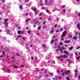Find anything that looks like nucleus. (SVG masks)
<instances>
[{"label": "nucleus", "mask_w": 80, "mask_h": 80, "mask_svg": "<svg viewBox=\"0 0 80 80\" xmlns=\"http://www.w3.org/2000/svg\"><path fill=\"white\" fill-rule=\"evenodd\" d=\"M66 35H67V31H64L62 35V37H65Z\"/></svg>", "instance_id": "nucleus-1"}, {"label": "nucleus", "mask_w": 80, "mask_h": 80, "mask_svg": "<svg viewBox=\"0 0 80 80\" xmlns=\"http://www.w3.org/2000/svg\"><path fill=\"white\" fill-rule=\"evenodd\" d=\"M52 5V1H49L48 3V6H51Z\"/></svg>", "instance_id": "nucleus-2"}, {"label": "nucleus", "mask_w": 80, "mask_h": 80, "mask_svg": "<svg viewBox=\"0 0 80 80\" xmlns=\"http://www.w3.org/2000/svg\"><path fill=\"white\" fill-rule=\"evenodd\" d=\"M31 9L32 10H33V11H34V12H37V8H35L33 7H32L31 8Z\"/></svg>", "instance_id": "nucleus-3"}, {"label": "nucleus", "mask_w": 80, "mask_h": 80, "mask_svg": "<svg viewBox=\"0 0 80 80\" xmlns=\"http://www.w3.org/2000/svg\"><path fill=\"white\" fill-rule=\"evenodd\" d=\"M54 31V30L53 29H52L49 32V33H50V34H51L52 35V34H53Z\"/></svg>", "instance_id": "nucleus-4"}, {"label": "nucleus", "mask_w": 80, "mask_h": 80, "mask_svg": "<svg viewBox=\"0 0 80 80\" xmlns=\"http://www.w3.org/2000/svg\"><path fill=\"white\" fill-rule=\"evenodd\" d=\"M8 19H5L4 20V23H8L7 22V21H8Z\"/></svg>", "instance_id": "nucleus-5"}, {"label": "nucleus", "mask_w": 80, "mask_h": 80, "mask_svg": "<svg viewBox=\"0 0 80 80\" xmlns=\"http://www.w3.org/2000/svg\"><path fill=\"white\" fill-rule=\"evenodd\" d=\"M70 40L64 41V43H70Z\"/></svg>", "instance_id": "nucleus-6"}, {"label": "nucleus", "mask_w": 80, "mask_h": 80, "mask_svg": "<svg viewBox=\"0 0 80 80\" xmlns=\"http://www.w3.org/2000/svg\"><path fill=\"white\" fill-rule=\"evenodd\" d=\"M77 27H78V29H79V30H80V23H78L77 24Z\"/></svg>", "instance_id": "nucleus-7"}, {"label": "nucleus", "mask_w": 80, "mask_h": 80, "mask_svg": "<svg viewBox=\"0 0 80 80\" xmlns=\"http://www.w3.org/2000/svg\"><path fill=\"white\" fill-rule=\"evenodd\" d=\"M73 40H77V36H74L72 38Z\"/></svg>", "instance_id": "nucleus-8"}, {"label": "nucleus", "mask_w": 80, "mask_h": 80, "mask_svg": "<svg viewBox=\"0 0 80 80\" xmlns=\"http://www.w3.org/2000/svg\"><path fill=\"white\" fill-rule=\"evenodd\" d=\"M42 48H46V46H45V44H43L42 45Z\"/></svg>", "instance_id": "nucleus-9"}, {"label": "nucleus", "mask_w": 80, "mask_h": 80, "mask_svg": "<svg viewBox=\"0 0 80 80\" xmlns=\"http://www.w3.org/2000/svg\"><path fill=\"white\" fill-rule=\"evenodd\" d=\"M78 76V73H75L74 74V78H75V77H77Z\"/></svg>", "instance_id": "nucleus-10"}, {"label": "nucleus", "mask_w": 80, "mask_h": 80, "mask_svg": "<svg viewBox=\"0 0 80 80\" xmlns=\"http://www.w3.org/2000/svg\"><path fill=\"white\" fill-rule=\"evenodd\" d=\"M5 50H7V52H9L10 51V49H8V48H5Z\"/></svg>", "instance_id": "nucleus-11"}, {"label": "nucleus", "mask_w": 80, "mask_h": 80, "mask_svg": "<svg viewBox=\"0 0 80 80\" xmlns=\"http://www.w3.org/2000/svg\"><path fill=\"white\" fill-rule=\"evenodd\" d=\"M4 24L5 25V27H7L8 26V22L7 23H4Z\"/></svg>", "instance_id": "nucleus-12"}, {"label": "nucleus", "mask_w": 80, "mask_h": 80, "mask_svg": "<svg viewBox=\"0 0 80 80\" xmlns=\"http://www.w3.org/2000/svg\"><path fill=\"white\" fill-rule=\"evenodd\" d=\"M63 53H65V54H68V52L66 51H64L63 52Z\"/></svg>", "instance_id": "nucleus-13"}, {"label": "nucleus", "mask_w": 80, "mask_h": 80, "mask_svg": "<svg viewBox=\"0 0 80 80\" xmlns=\"http://www.w3.org/2000/svg\"><path fill=\"white\" fill-rule=\"evenodd\" d=\"M73 46H72L71 47L69 48V50H70V51H71V50H72V49H73Z\"/></svg>", "instance_id": "nucleus-14"}, {"label": "nucleus", "mask_w": 80, "mask_h": 80, "mask_svg": "<svg viewBox=\"0 0 80 80\" xmlns=\"http://www.w3.org/2000/svg\"><path fill=\"white\" fill-rule=\"evenodd\" d=\"M69 72H70V71H67V72H65L64 73L65 75H66L67 73H69Z\"/></svg>", "instance_id": "nucleus-15"}, {"label": "nucleus", "mask_w": 80, "mask_h": 80, "mask_svg": "<svg viewBox=\"0 0 80 80\" xmlns=\"http://www.w3.org/2000/svg\"><path fill=\"white\" fill-rule=\"evenodd\" d=\"M41 9H42L43 10H45V8L44 7H42L41 8Z\"/></svg>", "instance_id": "nucleus-16"}, {"label": "nucleus", "mask_w": 80, "mask_h": 80, "mask_svg": "<svg viewBox=\"0 0 80 80\" xmlns=\"http://www.w3.org/2000/svg\"><path fill=\"white\" fill-rule=\"evenodd\" d=\"M30 20V18H29L28 19H27L26 21V22H28V21H29V20Z\"/></svg>", "instance_id": "nucleus-17"}, {"label": "nucleus", "mask_w": 80, "mask_h": 80, "mask_svg": "<svg viewBox=\"0 0 80 80\" xmlns=\"http://www.w3.org/2000/svg\"><path fill=\"white\" fill-rule=\"evenodd\" d=\"M63 57H64V58H67V57H68L67 56H66V55H64V56H63Z\"/></svg>", "instance_id": "nucleus-18"}, {"label": "nucleus", "mask_w": 80, "mask_h": 80, "mask_svg": "<svg viewBox=\"0 0 80 80\" xmlns=\"http://www.w3.org/2000/svg\"><path fill=\"white\" fill-rule=\"evenodd\" d=\"M22 32L20 31H19L18 32V34H21Z\"/></svg>", "instance_id": "nucleus-19"}, {"label": "nucleus", "mask_w": 80, "mask_h": 80, "mask_svg": "<svg viewBox=\"0 0 80 80\" xmlns=\"http://www.w3.org/2000/svg\"><path fill=\"white\" fill-rule=\"evenodd\" d=\"M47 28V26H44L42 27V29H45V28Z\"/></svg>", "instance_id": "nucleus-20"}, {"label": "nucleus", "mask_w": 80, "mask_h": 80, "mask_svg": "<svg viewBox=\"0 0 80 80\" xmlns=\"http://www.w3.org/2000/svg\"><path fill=\"white\" fill-rule=\"evenodd\" d=\"M50 75L51 76H52V77H53V73H50Z\"/></svg>", "instance_id": "nucleus-21"}, {"label": "nucleus", "mask_w": 80, "mask_h": 80, "mask_svg": "<svg viewBox=\"0 0 80 80\" xmlns=\"http://www.w3.org/2000/svg\"><path fill=\"white\" fill-rule=\"evenodd\" d=\"M66 79L67 80H70V78H69V77H68L66 78Z\"/></svg>", "instance_id": "nucleus-22"}, {"label": "nucleus", "mask_w": 80, "mask_h": 80, "mask_svg": "<svg viewBox=\"0 0 80 80\" xmlns=\"http://www.w3.org/2000/svg\"><path fill=\"white\" fill-rule=\"evenodd\" d=\"M19 8L20 9H22V6L20 5L19 6Z\"/></svg>", "instance_id": "nucleus-23"}, {"label": "nucleus", "mask_w": 80, "mask_h": 80, "mask_svg": "<svg viewBox=\"0 0 80 80\" xmlns=\"http://www.w3.org/2000/svg\"><path fill=\"white\" fill-rule=\"evenodd\" d=\"M45 76L46 77H50V76L49 75H48V74H46Z\"/></svg>", "instance_id": "nucleus-24"}, {"label": "nucleus", "mask_w": 80, "mask_h": 80, "mask_svg": "<svg viewBox=\"0 0 80 80\" xmlns=\"http://www.w3.org/2000/svg\"><path fill=\"white\" fill-rule=\"evenodd\" d=\"M62 50H65V48H64V46H62Z\"/></svg>", "instance_id": "nucleus-25"}, {"label": "nucleus", "mask_w": 80, "mask_h": 80, "mask_svg": "<svg viewBox=\"0 0 80 80\" xmlns=\"http://www.w3.org/2000/svg\"><path fill=\"white\" fill-rule=\"evenodd\" d=\"M59 45H63V43H62V42H61L59 43Z\"/></svg>", "instance_id": "nucleus-26"}, {"label": "nucleus", "mask_w": 80, "mask_h": 80, "mask_svg": "<svg viewBox=\"0 0 80 80\" xmlns=\"http://www.w3.org/2000/svg\"><path fill=\"white\" fill-rule=\"evenodd\" d=\"M6 32H7L8 33H10V30H7L6 31Z\"/></svg>", "instance_id": "nucleus-27"}, {"label": "nucleus", "mask_w": 80, "mask_h": 80, "mask_svg": "<svg viewBox=\"0 0 80 80\" xmlns=\"http://www.w3.org/2000/svg\"><path fill=\"white\" fill-rule=\"evenodd\" d=\"M54 40H52L51 41V43H54Z\"/></svg>", "instance_id": "nucleus-28"}, {"label": "nucleus", "mask_w": 80, "mask_h": 80, "mask_svg": "<svg viewBox=\"0 0 80 80\" xmlns=\"http://www.w3.org/2000/svg\"><path fill=\"white\" fill-rule=\"evenodd\" d=\"M26 30H29V28H28V27H26Z\"/></svg>", "instance_id": "nucleus-29"}, {"label": "nucleus", "mask_w": 80, "mask_h": 80, "mask_svg": "<svg viewBox=\"0 0 80 80\" xmlns=\"http://www.w3.org/2000/svg\"><path fill=\"white\" fill-rule=\"evenodd\" d=\"M14 67L15 68H18V66H14Z\"/></svg>", "instance_id": "nucleus-30"}, {"label": "nucleus", "mask_w": 80, "mask_h": 80, "mask_svg": "<svg viewBox=\"0 0 80 80\" xmlns=\"http://www.w3.org/2000/svg\"><path fill=\"white\" fill-rule=\"evenodd\" d=\"M18 30H20V29H21V28H20V27L18 26Z\"/></svg>", "instance_id": "nucleus-31"}, {"label": "nucleus", "mask_w": 80, "mask_h": 80, "mask_svg": "<svg viewBox=\"0 0 80 80\" xmlns=\"http://www.w3.org/2000/svg\"><path fill=\"white\" fill-rule=\"evenodd\" d=\"M41 29V28L40 26H39V27L38 28V30H40Z\"/></svg>", "instance_id": "nucleus-32"}, {"label": "nucleus", "mask_w": 80, "mask_h": 80, "mask_svg": "<svg viewBox=\"0 0 80 80\" xmlns=\"http://www.w3.org/2000/svg\"><path fill=\"white\" fill-rule=\"evenodd\" d=\"M30 32H31V31H30V30L28 31V32H27L28 33H30Z\"/></svg>", "instance_id": "nucleus-33"}, {"label": "nucleus", "mask_w": 80, "mask_h": 80, "mask_svg": "<svg viewBox=\"0 0 80 80\" xmlns=\"http://www.w3.org/2000/svg\"><path fill=\"white\" fill-rule=\"evenodd\" d=\"M21 37H22V36L20 35L18 36V38H21Z\"/></svg>", "instance_id": "nucleus-34"}, {"label": "nucleus", "mask_w": 80, "mask_h": 80, "mask_svg": "<svg viewBox=\"0 0 80 80\" xmlns=\"http://www.w3.org/2000/svg\"><path fill=\"white\" fill-rule=\"evenodd\" d=\"M60 51L61 53H62L63 52V50H62V49H61L59 50Z\"/></svg>", "instance_id": "nucleus-35"}, {"label": "nucleus", "mask_w": 80, "mask_h": 80, "mask_svg": "<svg viewBox=\"0 0 80 80\" xmlns=\"http://www.w3.org/2000/svg\"><path fill=\"white\" fill-rule=\"evenodd\" d=\"M51 19H51V18H48V21H50V20H51Z\"/></svg>", "instance_id": "nucleus-36"}, {"label": "nucleus", "mask_w": 80, "mask_h": 80, "mask_svg": "<svg viewBox=\"0 0 80 80\" xmlns=\"http://www.w3.org/2000/svg\"><path fill=\"white\" fill-rule=\"evenodd\" d=\"M78 72V71L77 70V69H76V70L75 71V73H77Z\"/></svg>", "instance_id": "nucleus-37"}, {"label": "nucleus", "mask_w": 80, "mask_h": 80, "mask_svg": "<svg viewBox=\"0 0 80 80\" xmlns=\"http://www.w3.org/2000/svg\"><path fill=\"white\" fill-rule=\"evenodd\" d=\"M16 55L17 56H20V55L19 54H18V53H16Z\"/></svg>", "instance_id": "nucleus-38"}, {"label": "nucleus", "mask_w": 80, "mask_h": 80, "mask_svg": "<svg viewBox=\"0 0 80 80\" xmlns=\"http://www.w3.org/2000/svg\"><path fill=\"white\" fill-rule=\"evenodd\" d=\"M63 40H64V38H63L61 39V41H63Z\"/></svg>", "instance_id": "nucleus-39"}, {"label": "nucleus", "mask_w": 80, "mask_h": 80, "mask_svg": "<svg viewBox=\"0 0 80 80\" xmlns=\"http://www.w3.org/2000/svg\"><path fill=\"white\" fill-rule=\"evenodd\" d=\"M5 0H2V3H4L5 2Z\"/></svg>", "instance_id": "nucleus-40"}, {"label": "nucleus", "mask_w": 80, "mask_h": 80, "mask_svg": "<svg viewBox=\"0 0 80 80\" xmlns=\"http://www.w3.org/2000/svg\"><path fill=\"white\" fill-rule=\"evenodd\" d=\"M37 23H38V21H36V22H35L34 23V24H37Z\"/></svg>", "instance_id": "nucleus-41"}, {"label": "nucleus", "mask_w": 80, "mask_h": 80, "mask_svg": "<svg viewBox=\"0 0 80 80\" xmlns=\"http://www.w3.org/2000/svg\"><path fill=\"white\" fill-rule=\"evenodd\" d=\"M69 37L70 38H72V35H71L69 36Z\"/></svg>", "instance_id": "nucleus-42"}, {"label": "nucleus", "mask_w": 80, "mask_h": 80, "mask_svg": "<svg viewBox=\"0 0 80 80\" xmlns=\"http://www.w3.org/2000/svg\"><path fill=\"white\" fill-rule=\"evenodd\" d=\"M57 27V25L56 24L54 25V28H56Z\"/></svg>", "instance_id": "nucleus-43"}, {"label": "nucleus", "mask_w": 80, "mask_h": 80, "mask_svg": "<svg viewBox=\"0 0 80 80\" xmlns=\"http://www.w3.org/2000/svg\"><path fill=\"white\" fill-rule=\"evenodd\" d=\"M55 37H56V36H54L52 37V38H55Z\"/></svg>", "instance_id": "nucleus-44"}, {"label": "nucleus", "mask_w": 80, "mask_h": 80, "mask_svg": "<svg viewBox=\"0 0 80 80\" xmlns=\"http://www.w3.org/2000/svg\"><path fill=\"white\" fill-rule=\"evenodd\" d=\"M66 11V10L65 9H64L63 10V12H65Z\"/></svg>", "instance_id": "nucleus-45"}, {"label": "nucleus", "mask_w": 80, "mask_h": 80, "mask_svg": "<svg viewBox=\"0 0 80 80\" xmlns=\"http://www.w3.org/2000/svg\"><path fill=\"white\" fill-rule=\"evenodd\" d=\"M46 11L47 12V13H49V11H48V10H46Z\"/></svg>", "instance_id": "nucleus-46"}, {"label": "nucleus", "mask_w": 80, "mask_h": 80, "mask_svg": "<svg viewBox=\"0 0 80 80\" xmlns=\"http://www.w3.org/2000/svg\"><path fill=\"white\" fill-rule=\"evenodd\" d=\"M28 13H27L25 14V16H28Z\"/></svg>", "instance_id": "nucleus-47"}, {"label": "nucleus", "mask_w": 80, "mask_h": 80, "mask_svg": "<svg viewBox=\"0 0 80 80\" xmlns=\"http://www.w3.org/2000/svg\"><path fill=\"white\" fill-rule=\"evenodd\" d=\"M57 41H58V39H56L55 41V42H57Z\"/></svg>", "instance_id": "nucleus-48"}, {"label": "nucleus", "mask_w": 80, "mask_h": 80, "mask_svg": "<svg viewBox=\"0 0 80 80\" xmlns=\"http://www.w3.org/2000/svg\"><path fill=\"white\" fill-rule=\"evenodd\" d=\"M40 5L41 6H43V3H41V4H40Z\"/></svg>", "instance_id": "nucleus-49"}, {"label": "nucleus", "mask_w": 80, "mask_h": 80, "mask_svg": "<svg viewBox=\"0 0 80 80\" xmlns=\"http://www.w3.org/2000/svg\"><path fill=\"white\" fill-rule=\"evenodd\" d=\"M52 63L53 64H55V61H53Z\"/></svg>", "instance_id": "nucleus-50"}, {"label": "nucleus", "mask_w": 80, "mask_h": 80, "mask_svg": "<svg viewBox=\"0 0 80 80\" xmlns=\"http://www.w3.org/2000/svg\"><path fill=\"white\" fill-rule=\"evenodd\" d=\"M28 1H29V0H25V2H28Z\"/></svg>", "instance_id": "nucleus-51"}, {"label": "nucleus", "mask_w": 80, "mask_h": 80, "mask_svg": "<svg viewBox=\"0 0 80 80\" xmlns=\"http://www.w3.org/2000/svg\"><path fill=\"white\" fill-rule=\"evenodd\" d=\"M31 59L32 60H33V57L32 56L31 57Z\"/></svg>", "instance_id": "nucleus-52"}, {"label": "nucleus", "mask_w": 80, "mask_h": 80, "mask_svg": "<svg viewBox=\"0 0 80 80\" xmlns=\"http://www.w3.org/2000/svg\"><path fill=\"white\" fill-rule=\"evenodd\" d=\"M0 57H1V58H3V56L2 55H1L0 56Z\"/></svg>", "instance_id": "nucleus-53"}, {"label": "nucleus", "mask_w": 80, "mask_h": 80, "mask_svg": "<svg viewBox=\"0 0 80 80\" xmlns=\"http://www.w3.org/2000/svg\"><path fill=\"white\" fill-rule=\"evenodd\" d=\"M35 58L36 60H37V57L35 56Z\"/></svg>", "instance_id": "nucleus-54"}, {"label": "nucleus", "mask_w": 80, "mask_h": 80, "mask_svg": "<svg viewBox=\"0 0 80 80\" xmlns=\"http://www.w3.org/2000/svg\"><path fill=\"white\" fill-rule=\"evenodd\" d=\"M80 48V47H78V48H76V49H79V48Z\"/></svg>", "instance_id": "nucleus-55"}, {"label": "nucleus", "mask_w": 80, "mask_h": 80, "mask_svg": "<svg viewBox=\"0 0 80 80\" xmlns=\"http://www.w3.org/2000/svg\"><path fill=\"white\" fill-rule=\"evenodd\" d=\"M43 70H44V69H43V68H42V69H41V72H43Z\"/></svg>", "instance_id": "nucleus-56"}, {"label": "nucleus", "mask_w": 80, "mask_h": 80, "mask_svg": "<svg viewBox=\"0 0 80 80\" xmlns=\"http://www.w3.org/2000/svg\"><path fill=\"white\" fill-rule=\"evenodd\" d=\"M36 20H37L36 19H34L33 20V21L34 22H35V21H36Z\"/></svg>", "instance_id": "nucleus-57"}, {"label": "nucleus", "mask_w": 80, "mask_h": 80, "mask_svg": "<svg viewBox=\"0 0 80 80\" xmlns=\"http://www.w3.org/2000/svg\"><path fill=\"white\" fill-rule=\"evenodd\" d=\"M22 39L24 40H25V38H24V37H22Z\"/></svg>", "instance_id": "nucleus-58"}, {"label": "nucleus", "mask_w": 80, "mask_h": 80, "mask_svg": "<svg viewBox=\"0 0 80 80\" xmlns=\"http://www.w3.org/2000/svg\"><path fill=\"white\" fill-rule=\"evenodd\" d=\"M61 61H63V58H61V59L60 60Z\"/></svg>", "instance_id": "nucleus-59"}, {"label": "nucleus", "mask_w": 80, "mask_h": 80, "mask_svg": "<svg viewBox=\"0 0 80 80\" xmlns=\"http://www.w3.org/2000/svg\"><path fill=\"white\" fill-rule=\"evenodd\" d=\"M47 70L44 71V72H45V73H47Z\"/></svg>", "instance_id": "nucleus-60"}, {"label": "nucleus", "mask_w": 80, "mask_h": 80, "mask_svg": "<svg viewBox=\"0 0 80 80\" xmlns=\"http://www.w3.org/2000/svg\"><path fill=\"white\" fill-rule=\"evenodd\" d=\"M76 59L78 60H79V59H80V58H76Z\"/></svg>", "instance_id": "nucleus-61"}, {"label": "nucleus", "mask_w": 80, "mask_h": 80, "mask_svg": "<svg viewBox=\"0 0 80 80\" xmlns=\"http://www.w3.org/2000/svg\"><path fill=\"white\" fill-rule=\"evenodd\" d=\"M39 32H38L36 34L37 35H39Z\"/></svg>", "instance_id": "nucleus-62"}, {"label": "nucleus", "mask_w": 80, "mask_h": 80, "mask_svg": "<svg viewBox=\"0 0 80 80\" xmlns=\"http://www.w3.org/2000/svg\"><path fill=\"white\" fill-rule=\"evenodd\" d=\"M78 16H79V17H80V12L78 14Z\"/></svg>", "instance_id": "nucleus-63"}, {"label": "nucleus", "mask_w": 80, "mask_h": 80, "mask_svg": "<svg viewBox=\"0 0 80 80\" xmlns=\"http://www.w3.org/2000/svg\"><path fill=\"white\" fill-rule=\"evenodd\" d=\"M57 58L58 59H60V57H57Z\"/></svg>", "instance_id": "nucleus-64"}]
</instances>
